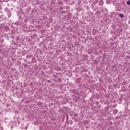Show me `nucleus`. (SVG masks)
Returning a JSON list of instances; mask_svg holds the SVG:
<instances>
[{"label":"nucleus","instance_id":"obj_1","mask_svg":"<svg viewBox=\"0 0 130 130\" xmlns=\"http://www.w3.org/2000/svg\"><path fill=\"white\" fill-rule=\"evenodd\" d=\"M119 17H120V18H123V14L122 13L120 14Z\"/></svg>","mask_w":130,"mask_h":130},{"label":"nucleus","instance_id":"obj_3","mask_svg":"<svg viewBox=\"0 0 130 130\" xmlns=\"http://www.w3.org/2000/svg\"><path fill=\"white\" fill-rule=\"evenodd\" d=\"M114 112H118L117 111V110H114Z\"/></svg>","mask_w":130,"mask_h":130},{"label":"nucleus","instance_id":"obj_2","mask_svg":"<svg viewBox=\"0 0 130 130\" xmlns=\"http://www.w3.org/2000/svg\"><path fill=\"white\" fill-rule=\"evenodd\" d=\"M126 4H127V5H128V6H129V5H130V0L127 1L126 2Z\"/></svg>","mask_w":130,"mask_h":130}]
</instances>
